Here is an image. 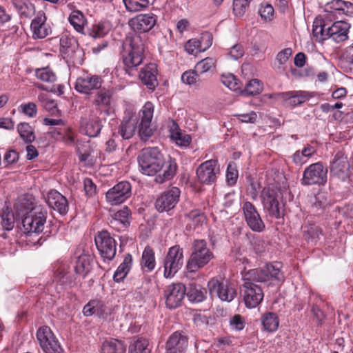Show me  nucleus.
Instances as JSON below:
<instances>
[{
    "label": "nucleus",
    "instance_id": "de8ad7c7",
    "mask_svg": "<svg viewBox=\"0 0 353 353\" xmlns=\"http://www.w3.org/2000/svg\"><path fill=\"white\" fill-rule=\"evenodd\" d=\"M110 30V26L108 22H99L94 24L89 30V35L92 38L97 39L103 37Z\"/></svg>",
    "mask_w": 353,
    "mask_h": 353
},
{
    "label": "nucleus",
    "instance_id": "2f4dec72",
    "mask_svg": "<svg viewBox=\"0 0 353 353\" xmlns=\"http://www.w3.org/2000/svg\"><path fill=\"white\" fill-rule=\"evenodd\" d=\"M12 4L21 19H30L35 13L34 5L28 0H12Z\"/></svg>",
    "mask_w": 353,
    "mask_h": 353
},
{
    "label": "nucleus",
    "instance_id": "72a5a7b5",
    "mask_svg": "<svg viewBox=\"0 0 353 353\" xmlns=\"http://www.w3.org/2000/svg\"><path fill=\"white\" fill-rule=\"evenodd\" d=\"M101 351V353H125V346L121 341L111 338L102 343Z\"/></svg>",
    "mask_w": 353,
    "mask_h": 353
},
{
    "label": "nucleus",
    "instance_id": "9b49d317",
    "mask_svg": "<svg viewBox=\"0 0 353 353\" xmlns=\"http://www.w3.org/2000/svg\"><path fill=\"white\" fill-rule=\"evenodd\" d=\"M208 288L211 295L216 294L223 301L230 302L236 296L235 288L228 281L212 278L208 281Z\"/></svg>",
    "mask_w": 353,
    "mask_h": 353
},
{
    "label": "nucleus",
    "instance_id": "5701e85b",
    "mask_svg": "<svg viewBox=\"0 0 353 353\" xmlns=\"http://www.w3.org/2000/svg\"><path fill=\"white\" fill-rule=\"evenodd\" d=\"M312 95L305 91L293 90L276 94V99L281 100L285 105L295 107L308 101Z\"/></svg>",
    "mask_w": 353,
    "mask_h": 353
},
{
    "label": "nucleus",
    "instance_id": "bb28decb",
    "mask_svg": "<svg viewBox=\"0 0 353 353\" xmlns=\"http://www.w3.org/2000/svg\"><path fill=\"white\" fill-rule=\"evenodd\" d=\"M46 17L45 13L41 11L37 12L30 24V28L34 38L43 39L51 33V29L46 24Z\"/></svg>",
    "mask_w": 353,
    "mask_h": 353
},
{
    "label": "nucleus",
    "instance_id": "4d7b16f0",
    "mask_svg": "<svg viewBox=\"0 0 353 353\" xmlns=\"http://www.w3.org/2000/svg\"><path fill=\"white\" fill-rule=\"evenodd\" d=\"M1 225L6 230L10 231L12 230L14 225V218L13 213L10 211H3L1 215Z\"/></svg>",
    "mask_w": 353,
    "mask_h": 353
},
{
    "label": "nucleus",
    "instance_id": "bf43d9fd",
    "mask_svg": "<svg viewBox=\"0 0 353 353\" xmlns=\"http://www.w3.org/2000/svg\"><path fill=\"white\" fill-rule=\"evenodd\" d=\"M186 218L195 225H202L206 219L204 214L199 210H192L186 214Z\"/></svg>",
    "mask_w": 353,
    "mask_h": 353
},
{
    "label": "nucleus",
    "instance_id": "e433bc0d",
    "mask_svg": "<svg viewBox=\"0 0 353 353\" xmlns=\"http://www.w3.org/2000/svg\"><path fill=\"white\" fill-rule=\"evenodd\" d=\"M261 323L265 330L269 332H275L279 325V320L276 314L274 312H265L261 318Z\"/></svg>",
    "mask_w": 353,
    "mask_h": 353
},
{
    "label": "nucleus",
    "instance_id": "8fccbe9b",
    "mask_svg": "<svg viewBox=\"0 0 353 353\" xmlns=\"http://www.w3.org/2000/svg\"><path fill=\"white\" fill-rule=\"evenodd\" d=\"M35 74L38 79L43 82L54 83L57 80L55 73L49 68L37 69L35 72Z\"/></svg>",
    "mask_w": 353,
    "mask_h": 353
},
{
    "label": "nucleus",
    "instance_id": "ddd939ff",
    "mask_svg": "<svg viewBox=\"0 0 353 353\" xmlns=\"http://www.w3.org/2000/svg\"><path fill=\"white\" fill-rule=\"evenodd\" d=\"M95 243L104 261H111L114 259L117 252V244L108 232L103 230L99 232L95 237Z\"/></svg>",
    "mask_w": 353,
    "mask_h": 353
},
{
    "label": "nucleus",
    "instance_id": "4c0bfd02",
    "mask_svg": "<svg viewBox=\"0 0 353 353\" xmlns=\"http://www.w3.org/2000/svg\"><path fill=\"white\" fill-rule=\"evenodd\" d=\"M92 259L88 254L79 256L74 266V270L77 274L85 276L91 270V262Z\"/></svg>",
    "mask_w": 353,
    "mask_h": 353
},
{
    "label": "nucleus",
    "instance_id": "e2e57ef3",
    "mask_svg": "<svg viewBox=\"0 0 353 353\" xmlns=\"http://www.w3.org/2000/svg\"><path fill=\"white\" fill-rule=\"evenodd\" d=\"M199 75V74L195 69L194 70L185 71L181 75V81L185 84L192 85L196 83Z\"/></svg>",
    "mask_w": 353,
    "mask_h": 353
},
{
    "label": "nucleus",
    "instance_id": "a19ab883",
    "mask_svg": "<svg viewBox=\"0 0 353 353\" xmlns=\"http://www.w3.org/2000/svg\"><path fill=\"white\" fill-rule=\"evenodd\" d=\"M303 237L308 243H315L321 234V230L315 224L305 225L303 227Z\"/></svg>",
    "mask_w": 353,
    "mask_h": 353
},
{
    "label": "nucleus",
    "instance_id": "6ab92c4d",
    "mask_svg": "<svg viewBox=\"0 0 353 353\" xmlns=\"http://www.w3.org/2000/svg\"><path fill=\"white\" fill-rule=\"evenodd\" d=\"M185 292V287L182 283H172L168 285L164 292L166 306L170 309H175L180 306Z\"/></svg>",
    "mask_w": 353,
    "mask_h": 353
},
{
    "label": "nucleus",
    "instance_id": "aec40b11",
    "mask_svg": "<svg viewBox=\"0 0 353 353\" xmlns=\"http://www.w3.org/2000/svg\"><path fill=\"white\" fill-rule=\"evenodd\" d=\"M157 17L153 13L140 14L129 21V26L137 32H149L156 25Z\"/></svg>",
    "mask_w": 353,
    "mask_h": 353
},
{
    "label": "nucleus",
    "instance_id": "37998d69",
    "mask_svg": "<svg viewBox=\"0 0 353 353\" xmlns=\"http://www.w3.org/2000/svg\"><path fill=\"white\" fill-rule=\"evenodd\" d=\"M206 290L196 285H190L188 292L187 296L190 301L201 302L206 297Z\"/></svg>",
    "mask_w": 353,
    "mask_h": 353
},
{
    "label": "nucleus",
    "instance_id": "69168bd1",
    "mask_svg": "<svg viewBox=\"0 0 353 353\" xmlns=\"http://www.w3.org/2000/svg\"><path fill=\"white\" fill-rule=\"evenodd\" d=\"M234 116L243 123H254L257 119V114L254 111H250V112L245 114H236Z\"/></svg>",
    "mask_w": 353,
    "mask_h": 353
},
{
    "label": "nucleus",
    "instance_id": "39448f33",
    "mask_svg": "<svg viewBox=\"0 0 353 353\" xmlns=\"http://www.w3.org/2000/svg\"><path fill=\"white\" fill-rule=\"evenodd\" d=\"M261 198L264 210L270 216L279 219L282 216V208L280 201L282 194L280 190L273 186H268L263 189Z\"/></svg>",
    "mask_w": 353,
    "mask_h": 353
},
{
    "label": "nucleus",
    "instance_id": "f8f14e48",
    "mask_svg": "<svg viewBox=\"0 0 353 353\" xmlns=\"http://www.w3.org/2000/svg\"><path fill=\"white\" fill-rule=\"evenodd\" d=\"M327 170L321 163H312L307 167L303 174V185H323L327 181Z\"/></svg>",
    "mask_w": 353,
    "mask_h": 353
},
{
    "label": "nucleus",
    "instance_id": "dca6fc26",
    "mask_svg": "<svg viewBox=\"0 0 353 353\" xmlns=\"http://www.w3.org/2000/svg\"><path fill=\"white\" fill-rule=\"evenodd\" d=\"M131 185L128 181H121L110 188L105 194L107 201L111 205L123 203L131 196Z\"/></svg>",
    "mask_w": 353,
    "mask_h": 353
},
{
    "label": "nucleus",
    "instance_id": "49530a36",
    "mask_svg": "<svg viewBox=\"0 0 353 353\" xmlns=\"http://www.w3.org/2000/svg\"><path fill=\"white\" fill-rule=\"evenodd\" d=\"M310 203V212L316 215L322 214L327 205V201L322 195L312 197Z\"/></svg>",
    "mask_w": 353,
    "mask_h": 353
},
{
    "label": "nucleus",
    "instance_id": "680f3d73",
    "mask_svg": "<svg viewBox=\"0 0 353 353\" xmlns=\"http://www.w3.org/2000/svg\"><path fill=\"white\" fill-rule=\"evenodd\" d=\"M185 50L190 54H196L199 52H203L201 50L199 39H192L187 41L185 45Z\"/></svg>",
    "mask_w": 353,
    "mask_h": 353
},
{
    "label": "nucleus",
    "instance_id": "f704fd0d",
    "mask_svg": "<svg viewBox=\"0 0 353 353\" xmlns=\"http://www.w3.org/2000/svg\"><path fill=\"white\" fill-rule=\"evenodd\" d=\"M132 263V257L130 254L125 255L123 261L119 265L116 270L113 279L115 282H120L126 276L129 272Z\"/></svg>",
    "mask_w": 353,
    "mask_h": 353
},
{
    "label": "nucleus",
    "instance_id": "052dcab7",
    "mask_svg": "<svg viewBox=\"0 0 353 353\" xmlns=\"http://www.w3.org/2000/svg\"><path fill=\"white\" fill-rule=\"evenodd\" d=\"M230 326L232 330L241 331L245 325L244 318L240 314H234L230 319Z\"/></svg>",
    "mask_w": 353,
    "mask_h": 353
},
{
    "label": "nucleus",
    "instance_id": "c85d7f7f",
    "mask_svg": "<svg viewBox=\"0 0 353 353\" xmlns=\"http://www.w3.org/2000/svg\"><path fill=\"white\" fill-rule=\"evenodd\" d=\"M188 346L187 338L178 332H174L166 343L165 353H183Z\"/></svg>",
    "mask_w": 353,
    "mask_h": 353
},
{
    "label": "nucleus",
    "instance_id": "6e6d98bb",
    "mask_svg": "<svg viewBox=\"0 0 353 353\" xmlns=\"http://www.w3.org/2000/svg\"><path fill=\"white\" fill-rule=\"evenodd\" d=\"M225 176L229 185H234L236 183L239 172L234 163H230L228 165Z\"/></svg>",
    "mask_w": 353,
    "mask_h": 353
},
{
    "label": "nucleus",
    "instance_id": "4be33fe9",
    "mask_svg": "<svg viewBox=\"0 0 353 353\" xmlns=\"http://www.w3.org/2000/svg\"><path fill=\"white\" fill-rule=\"evenodd\" d=\"M45 200L50 208L58 212L61 215H65L68 212V200L58 191L50 190L45 196Z\"/></svg>",
    "mask_w": 353,
    "mask_h": 353
},
{
    "label": "nucleus",
    "instance_id": "603ef678",
    "mask_svg": "<svg viewBox=\"0 0 353 353\" xmlns=\"http://www.w3.org/2000/svg\"><path fill=\"white\" fill-rule=\"evenodd\" d=\"M221 81L223 85L233 91L241 90V83L236 77L232 74H222Z\"/></svg>",
    "mask_w": 353,
    "mask_h": 353
},
{
    "label": "nucleus",
    "instance_id": "ea45409f",
    "mask_svg": "<svg viewBox=\"0 0 353 353\" xmlns=\"http://www.w3.org/2000/svg\"><path fill=\"white\" fill-rule=\"evenodd\" d=\"M110 223L112 225L120 224L125 228L130 224V210L128 207H124L112 214Z\"/></svg>",
    "mask_w": 353,
    "mask_h": 353
},
{
    "label": "nucleus",
    "instance_id": "473e14b6",
    "mask_svg": "<svg viewBox=\"0 0 353 353\" xmlns=\"http://www.w3.org/2000/svg\"><path fill=\"white\" fill-rule=\"evenodd\" d=\"M137 119L135 118H123L119 129V134L123 139H129L133 137L136 130Z\"/></svg>",
    "mask_w": 353,
    "mask_h": 353
},
{
    "label": "nucleus",
    "instance_id": "412c9836",
    "mask_svg": "<svg viewBox=\"0 0 353 353\" xmlns=\"http://www.w3.org/2000/svg\"><path fill=\"white\" fill-rule=\"evenodd\" d=\"M103 79L97 75H86L77 79L74 88L82 94H89L92 91L101 88Z\"/></svg>",
    "mask_w": 353,
    "mask_h": 353
},
{
    "label": "nucleus",
    "instance_id": "6e6552de",
    "mask_svg": "<svg viewBox=\"0 0 353 353\" xmlns=\"http://www.w3.org/2000/svg\"><path fill=\"white\" fill-rule=\"evenodd\" d=\"M183 264V251L179 245L171 247L163 261L165 278H172Z\"/></svg>",
    "mask_w": 353,
    "mask_h": 353
},
{
    "label": "nucleus",
    "instance_id": "f257e3e1",
    "mask_svg": "<svg viewBox=\"0 0 353 353\" xmlns=\"http://www.w3.org/2000/svg\"><path fill=\"white\" fill-rule=\"evenodd\" d=\"M281 267L280 263H267L260 268L251 269L242 273L243 283L241 294L246 307L255 308L263 299V290L255 283L272 285L284 280Z\"/></svg>",
    "mask_w": 353,
    "mask_h": 353
},
{
    "label": "nucleus",
    "instance_id": "f3484780",
    "mask_svg": "<svg viewBox=\"0 0 353 353\" xmlns=\"http://www.w3.org/2000/svg\"><path fill=\"white\" fill-rule=\"evenodd\" d=\"M245 221L248 226L254 232H261L265 229V223L255 206L249 201L242 205Z\"/></svg>",
    "mask_w": 353,
    "mask_h": 353
},
{
    "label": "nucleus",
    "instance_id": "09e8293b",
    "mask_svg": "<svg viewBox=\"0 0 353 353\" xmlns=\"http://www.w3.org/2000/svg\"><path fill=\"white\" fill-rule=\"evenodd\" d=\"M17 130L21 139L27 143H31L35 139L34 130L28 123H19L17 126Z\"/></svg>",
    "mask_w": 353,
    "mask_h": 353
},
{
    "label": "nucleus",
    "instance_id": "1a4fd4ad",
    "mask_svg": "<svg viewBox=\"0 0 353 353\" xmlns=\"http://www.w3.org/2000/svg\"><path fill=\"white\" fill-rule=\"evenodd\" d=\"M83 314L86 316H97L99 319L110 321L113 319L114 308L101 299H92L83 307Z\"/></svg>",
    "mask_w": 353,
    "mask_h": 353
},
{
    "label": "nucleus",
    "instance_id": "2eb2a0df",
    "mask_svg": "<svg viewBox=\"0 0 353 353\" xmlns=\"http://www.w3.org/2000/svg\"><path fill=\"white\" fill-rule=\"evenodd\" d=\"M154 105L148 101L140 110L141 122L139 126V133L141 140L147 141L153 134L151 122L153 118Z\"/></svg>",
    "mask_w": 353,
    "mask_h": 353
},
{
    "label": "nucleus",
    "instance_id": "79ce46f5",
    "mask_svg": "<svg viewBox=\"0 0 353 353\" xmlns=\"http://www.w3.org/2000/svg\"><path fill=\"white\" fill-rule=\"evenodd\" d=\"M70 23L79 32H83L86 19L83 14L79 10H73L69 16Z\"/></svg>",
    "mask_w": 353,
    "mask_h": 353
},
{
    "label": "nucleus",
    "instance_id": "58836bf2",
    "mask_svg": "<svg viewBox=\"0 0 353 353\" xmlns=\"http://www.w3.org/2000/svg\"><path fill=\"white\" fill-rule=\"evenodd\" d=\"M325 21L322 19L316 18L312 25V34L317 41H322L327 39L328 32Z\"/></svg>",
    "mask_w": 353,
    "mask_h": 353
},
{
    "label": "nucleus",
    "instance_id": "0eeeda50",
    "mask_svg": "<svg viewBox=\"0 0 353 353\" xmlns=\"http://www.w3.org/2000/svg\"><path fill=\"white\" fill-rule=\"evenodd\" d=\"M47 219V211L42 205H39L22 219L24 232L39 234L43 232Z\"/></svg>",
    "mask_w": 353,
    "mask_h": 353
},
{
    "label": "nucleus",
    "instance_id": "393cba45",
    "mask_svg": "<svg viewBox=\"0 0 353 353\" xmlns=\"http://www.w3.org/2000/svg\"><path fill=\"white\" fill-rule=\"evenodd\" d=\"M157 74L158 70L157 64L150 63L141 69L139 78L148 89L154 90L159 85Z\"/></svg>",
    "mask_w": 353,
    "mask_h": 353
},
{
    "label": "nucleus",
    "instance_id": "f03ea898",
    "mask_svg": "<svg viewBox=\"0 0 353 353\" xmlns=\"http://www.w3.org/2000/svg\"><path fill=\"white\" fill-rule=\"evenodd\" d=\"M137 160L140 170L143 174L154 176L163 170V173L159 174L155 178L158 183L170 180L176 174L177 165L175 161L170 159L166 162L157 147L143 148Z\"/></svg>",
    "mask_w": 353,
    "mask_h": 353
},
{
    "label": "nucleus",
    "instance_id": "13d9d810",
    "mask_svg": "<svg viewBox=\"0 0 353 353\" xmlns=\"http://www.w3.org/2000/svg\"><path fill=\"white\" fill-rule=\"evenodd\" d=\"M274 8L272 5L268 3L261 4L259 9V14L265 21H272L274 18Z\"/></svg>",
    "mask_w": 353,
    "mask_h": 353
},
{
    "label": "nucleus",
    "instance_id": "7ed1b4c3",
    "mask_svg": "<svg viewBox=\"0 0 353 353\" xmlns=\"http://www.w3.org/2000/svg\"><path fill=\"white\" fill-rule=\"evenodd\" d=\"M145 46L141 37L132 38L129 46L125 48L122 52V61L125 72L130 76L137 70L143 60Z\"/></svg>",
    "mask_w": 353,
    "mask_h": 353
},
{
    "label": "nucleus",
    "instance_id": "c756f323",
    "mask_svg": "<svg viewBox=\"0 0 353 353\" xmlns=\"http://www.w3.org/2000/svg\"><path fill=\"white\" fill-rule=\"evenodd\" d=\"M102 125L99 119H82L81 121V131L90 137L98 136L101 130Z\"/></svg>",
    "mask_w": 353,
    "mask_h": 353
},
{
    "label": "nucleus",
    "instance_id": "cd10ccee",
    "mask_svg": "<svg viewBox=\"0 0 353 353\" xmlns=\"http://www.w3.org/2000/svg\"><path fill=\"white\" fill-rule=\"evenodd\" d=\"M350 28V24L345 21H336L331 26L327 27V38H331L337 43L344 41L348 38L347 34Z\"/></svg>",
    "mask_w": 353,
    "mask_h": 353
},
{
    "label": "nucleus",
    "instance_id": "338daca9",
    "mask_svg": "<svg viewBox=\"0 0 353 353\" xmlns=\"http://www.w3.org/2000/svg\"><path fill=\"white\" fill-rule=\"evenodd\" d=\"M22 112L30 117H34L37 115V108L35 103L30 102L23 103L20 105Z\"/></svg>",
    "mask_w": 353,
    "mask_h": 353
},
{
    "label": "nucleus",
    "instance_id": "c03bdc74",
    "mask_svg": "<svg viewBox=\"0 0 353 353\" xmlns=\"http://www.w3.org/2000/svg\"><path fill=\"white\" fill-rule=\"evenodd\" d=\"M263 90V83L256 79H253L248 82L243 90H240V93L245 96H254L259 94Z\"/></svg>",
    "mask_w": 353,
    "mask_h": 353
},
{
    "label": "nucleus",
    "instance_id": "0e129e2a",
    "mask_svg": "<svg viewBox=\"0 0 353 353\" xmlns=\"http://www.w3.org/2000/svg\"><path fill=\"white\" fill-rule=\"evenodd\" d=\"M251 0H234L233 11L236 15H242L245 8L249 6Z\"/></svg>",
    "mask_w": 353,
    "mask_h": 353
},
{
    "label": "nucleus",
    "instance_id": "a211bd4d",
    "mask_svg": "<svg viewBox=\"0 0 353 353\" xmlns=\"http://www.w3.org/2000/svg\"><path fill=\"white\" fill-rule=\"evenodd\" d=\"M180 194L181 191L176 187H172L165 191L156 200L157 210L160 212L172 210L179 201Z\"/></svg>",
    "mask_w": 353,
    "mask_h": 353
},
{
    "label": "nucleus",
    "instance_id": "b1692460",
    "mask_svg": "<svg viewBox=\"0 0 353 353\" xmlns=\"http://www.w3.org/2000/svg\"><path fill=\"white\" fill-rule=\"evenodd\" d=\"M93 100V104L97 110L109 115L112 112V92L105 88L99 89Z\"/></svg>",
    "mask_w": 353,
    "mask_h": 353
},
{
    "label": "nucleus",
    "instance_id": "a878e982",
    "mask_svg": "<svg viewBox=\"0 0 353 353\" xmlns=\"http://www.w3.org/2000/svg\"><path fill=\"white\" fill-rule=\"evenodd\" d=\"M350 172V163L346 157H335L330 165V173L341 181H345Z\"/></svg>",
    "mask_w": 353,
    "mask_h": 353
},
{
    "label": "nucleus",
    "instance_id": "a18cd8bd",
    "mask_svg": "<svg viewBox=\"0 0 353 353\" xmlns=\"http://www.w3.org/2000/svg\"><path fill=\"white\" fill-rule=\"evenodd\" d=\"M123 3L128 12H140L149 6V0H123Z\"/></svg>",
    "mask_w": 353,
    "mask_h": 353
},
{
    "label": "nucleus",
    "instance_id": "7c9ffc66",
    "mask_svg": "<svg viewBox=\"0 0 353 353\" xmlns=\"http://www.w3.org/2000/svg\"><path fill=\"white\" fill-rule=\"evenodd\" d=\"M39 205L37 204L34 198L32 195H25L19 199L15 207L18 213L23 218L28 214H31Z\"/></svg>",
    "mask_w": 353,
    "mask_h": 353
},
{
    "label": "nucleus",
    "instance_id": "5fc2aeb1",
    "mask_svg": "<svg viewBox=\"0 0 353 353\" xmlns=\"http://www.w3.org/2000/svg\"><path fill=\"white\" fill-rule=\"evenodd\" d=\"M170 137L176 145L181 147H186L191 142L190 136L181 131H172Z\"/></svg>",
    "mask_w": 353,
    "mask_h": 353
},
{
    "label": "nucleus",
    "instance_id": "9d476101",
    "mask_svg": "<svg viewBox=\"0 0 353 353\" xmlns=\"http://www.w3.org/2000/svg\"><path fill=\"white\" fill-rule=\"evenodd\" d=\"M37 339L45 353H61V346L48 326H41L37 330Z\"/></svg>",
    "mask_w": 353,
    "mask_h": 353
},
{
    "label": "nucleus",
    "instance_id": "c9c22d12",
    "mask_svg": "<svg viewBox=\"0 0 353 353\" xmlns=\"http://www.w3.org/2000/svg\"><path fill=\"white\" fill-rule=\"evenodd\" d=\"M155 256L153 250L146 246L143 252L141 265L144 272H150L155 268Z\"/></svg>",
    "mask_w": 353,
    "mask_h": 353
},
{
    "label": "nucleus",
    "instance_id": "4468645a",
    "mask_svg": "<svg viewBox=\"0 0 353 353\" xmlns=\"http://www.w3.org/2000/svg\"><path fill=\"white\" fill-rule=\"evenodd\" d=\"M220 168L216 159H210L202 163L196 169V176L201 183L212 184L216 180Z\"/></svg>",
    "mask_w": 353,
    "mask_h": 353
},
{
    "label": "nucleus",
    "instance_id": "423d86ee",
    "mask_svg": "<svg viewBox=\"0 0 353 353\" xmlns=\"http://www.w3.org/2000/svg\"><path fill=\"white\" fill-rule=\"evenodd\" d=\"M60 51L63 59L73 64H81L83 61V50L79 46L77 41L67 35L60 38Z\"/></svg>",
    "mask_w": 353,
    "mask_h": 353
},
{
    "label": "nucleus",
    "instance_id": "20e7f679",
    "mask_svg": "<svg viewBox=\"0 0 353 353\" xmlns=\"http://www.w3.org/2000/svg\"><path fill=\"white\" fill-rule=\"evenodd\" d=\"M213 257L214 254L208 248L205 240H195L190 257L186 264V270L189 272H196L208 264Z\"/></svg>",
    "mask_w": 353,
    "mask_h": 353
},
{
    "label": "nucleus",
    "instance_id": "774afa93",
    "mask_svg": "<svg viewBox=\"0 0 353 353\" xmlns=\"http://www.w3.org/2000/svg\"><path fill=\"white\" fill-rule=\"evenodd\" d=\"M201 43V50L203 52L208 49L212 44V35L209 32H205L201 34L199 39Z\"/></svg>",
    "mask_w": 353,
    "mask_h": 353
},
{
    "label": "nucleus",
    "instance_id": "3c124183",
    "mask_svg": "<svg viewBox=\"0 0 353 353\" xmlns=\"http://www.w3.org/2000/svg\"><path fill=\"white\" fill-rule=\"evenodd\" d=\"M149 341L146 339H139L130 347L128 353H150Z\"/></svg>",
    "mask_w": 353,
    "mask_h": 353
},
{
    "label": "nucleus",
    "instance_id": "864d4df0",
    "mask_svg": "<svg viewBox=\"0 0 353 353\" xmlns=\"http://www.w3.org/2000/svg\"><path fill=\"white\" fill-rule=\"evenodd\" d=\"M216 61L212 57H207L199 61L194 69L199 74H202L215 67Z\"/></svg>",
    "mask_w": 353,
    "mask_h": 353
}]
</instances>
